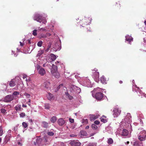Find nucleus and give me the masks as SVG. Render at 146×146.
I'll return each instance as SVG.
<instances>
[{"label":"nucleus","instance_id":"nucleus-27","mask_svg":"<svg viewBox=\"0 0 146 146\" xmlns=\"http://www.w3.org/2000/svg\"><path fill=\"white\" fill-rule=\"evenodd\" d=\"M113 142V140L112 138H109L108 139L107 143L109 144L110 145L112 144Z\"/></svg>","mask_w":146,"mask_h":146},{"label":"nucleus","instance_id":"nucleus-30","mask_svg":"<svg viewBox=\"0 0 146 146\" xmlns=\"http://www.w3.org/2000/svg\"><path fill=\"white\" fill-rule=\"evenodd\" d=\"M19 115L20 117L23 118L26 115L24 112H22L20 113Z\"/></svg>","mask_w":146,"mask_h":146},{"label":"nucleus","instance_id":"nucleus-11","mask_svg":"<svg viewBox=\"0 0 146 146\" xmlns=\"http://www.w3.org/2000/svg\"><path fill=\"white\" fill-rule=\"evenodd\" d=\"M43 142L44 143V145H46L48 143L49 140H50L49 137L47 135L44 136L42 138Z\"/></svg>","mask_w":146,"mask_h":146},{"label":"nucleus","instance_id":"nucleus-36","mask_svg":"<svg viewBox=\"0 0 146 146\" xmlns=\"http://www.w3.org/2000/svg\"><path fill=\"white\" fill-rule=\"evenodd\" d=\"M47 134L49 136H52L54 135V133L52 132L49 131L48 132Z\"/></svg>","mask_w":146,"mask_h":146},{"label":"nucleus","instance_id":"nucleus-12","mask_svg":"<svg viewBox=\"0 0 146 146\" xmlns=\"http://www.w3.org/2000/svg\"><path fill=\"white\" fill-rule=\"evenodd\" d=\"M47 98L48 100L50 101H52L54 99L55 97L52 94L50 93H48L47 96Z\"/></svg>","mask_w":146,"mask_h":146},{"label":"nucleus","instance_id":"nucleus-56","mask_svg":"<svg viewBox=\"0 0 146 146\" xmlns=\"http://www.w3.org/2000/svg\"><path fill=\"white\" fill-rule=\"evenodd\" d=\"M29 122H30L31 123H33V121L32 119H29Z\"/></svg>","mask_w":146,"mask_h":146},{"label":"nucleus","instance_id":"nucleus-20","mask_svg":"<svg viewBox=\"0 0 146 146\" xmlns=\"http://www.w3.org/2000/svg\"><path fill=\"white\" fill-rule=\"evenodd\" d=\"M54 72H56L57 71V67L54 64H53L52 65V68L51 70V72H52V71Z\"/></svg>","mask_w":146,"mask_h":146},{"label":"nucleus","instance_id":"nucleus-22","mask_svg":"<svg viewBox=\"0 0 146 146\" xmlns=\"http://www.w3.org/2000/svg\"><path fill=\"white\" fill-rule=\"evenodd\" d=\"M126 40L129 42V44H131V42L133 40V38L131 37H130L129 36H127L126 37Z\"/></svg>","mask_w":146,"mask_h":146},{"label":"nucleus","instance_id":"nucleus-10","mask_svg":"<svg viewBox=\"0 0 146 146\" xmlns=\"http://www.w3.org/2000/svg\"><path fill=\"white\" fill-rule=\"evenodd\" d=\"M125 122L129 123L131 121V116L130 113H127L124 119Z\"/></svg>","mask_w":146,"mask_h":146},{"label":"nucleus","instance_id":"nucleus-53","mask_svg":"<svg viewBox=\"0 0 146 146\" xmlns=\"http://www.w3.org/2000/svg\"><path fill=\"white\" fill-rule=\"evenodd\" d=\"M27 41L29 44H30L31 43V40H30L28 39L27 40Z\"/></svg>","mask_w":146,"mask_h":146},{"label":"nucleus","instance_id":"nucleus-25","mask_svg":"<svg viewBox=\"0 0 146 146\" xmlns=\"http://www.w3.org/2000/svg\"><path fill=\"white\" fill-rule=\"evenodd\" d=\"M65 95L67 96V97L70 100H72L73 99V96L70 95L68 92L65 93Z\"/></svg>","mask_w":146,"mask_h":146},{"label":"nucleus","instance_id":"nucleus-7","mask_svg":"<svg viewBox=\"0 0 146 146\" xmlns=\"http://www.w3.org/2000/svg\"><path fill=\"white\" fill-rule=\"evenodd\" d=\"M14 99L13 96L11 95L6 96L4 98L3 101L5 102H9L13 100Z\"/></svg>","mask_w":146,"mask_h":146},{"label":"nucleus","instance_id":"nucleus-15","mask_svg":"<svg viewBox=\"0 0 146 146\" xmlns=\"http://www.w3.org/2000/svg\"><path fill=\"white\" fill-rule=\"evenodd\" d=\"M65 122V120L62 118H60L58 121V124L60 126L62 125Z\"/></svg>","mask_w":146,"mask_h":146},{"label":"nucleus","instance_id":"nucleus-9","mask_svg":"<svg viewBox=\"0 0 146 146\" xmlns=\"http://www.w3.org/2000/svg\"><path fill=\"white\" fill-rule=\"evenodd\" d=\"M70 144L72 146H80L81 145V143L78 141H71Z\"/></svg>","mask_w":146,"mask_h":146},{"label":"nucleus","instance_id":"nucleus-5","mask_svg":"<svg viewBox=\"0 0 146 146\" xmlns=\"http://www.w3.org/2000/svg\"><path fill=\"white\" fill-rule=\"evenodd\" d=\"M34 144L35 145H37L39 146H42L44 145V143L43 142L42 138L38 137L36 139V142H34Z\"/></svg>","mask_w":146,"mask_h":146},{"label":"nucleus","instance_id":"nucleus-44","mask_svg":"<svg viewBox=\"0 0 146 146\" xmlns=\"http://www.w3.org/2000/svg\"><path fill=\"white\" fill-rule=\"evenodd\" d=\"M69 120L70 122L71 123H73L74 122V119L71 118H69Z\"/></svg>","mask_w":146,"mask_h":146},{"label":"nucleus","instance_id":"nucleus-60","mask_svg":"<svg viewBox=\"0 0 146 146\" xmlns=\"http://www.w3.org/2000/svg\"><path fill=\"white\" fill-rule=\"evenodd\" d=\"M46 66V64H43V65H42V66L43 67H45Z\"/></svg>","mask_w":146,"mask_h":146},{"label":"nucleus","instance_id":"nucleus-18","mask_svg":"<svg viewBox=\"0 0 146 146\" xmlns=\"http://www.w3.org/2000/svg\"><path fill=\"white\" fill-rule=\"evenodd\" d=\"M51 73L53 76L56 78H58L60 76L59 74L57 71L53 72L52 71Z\"/></svg>","mask_w":146,"mask_h":146},{"label":"nucleus","instance_id":"nucleus-58","mask_svg":"<svg viewBox=\"0 0 146 146\" xmlns=\"http://www.w3.org/2000/svg\"><path fill=\"white\" fill-rule=\"evenodd\" d=\"M17 143H18V144L19 145H21L20 142H17Z\"/></svg>","mask_w":146,"mask_h":146},{"label":"nucleus","instance_id":"nucleus-1","mask_svg":"<svg viewBox=\"0 0 146 146\" xmlns=\"http://www.w3.org/2000/svg\"><path fill=\"white\" fill-rule=\"evenodd\" d=\"M138 139L140 141H143L146 139V131H141L138 135Z\"/></svg>","mask_w":146,"mask_h":146},{"label":"nucleus","instance_id":"nucleus-55","mask_svg":"<svg viewBox=\"0 0 146 146\" xmlns=\"http://www.w3.org/2000/svg\"><path fill=\"white\" fill-rule=\"evenodd\" d=\"M22 107L23 108H25V107H27V106L26 105H25L24 104H23L22 105Z\"/></svg>","mask_w":146,"mask_h":146},{"label":"nucleus","instance_id":"nucleus-14","mask_svg":"<svg viewBox=\"0 0 146 146\" xmlns=\"http://www.w3.org/2000/svg\"><path fill=\"white\" fill-rule=\"evenodd\" d=\"M15 108L17 111H21L23 110V109L21 108L20 105H17L15 107Z\"/></svg>","mask_w":146,"mask_h":146},{"label":"nucleus","instance_id":"nucleus-26","mask_svg":"<svg viewBox=\"0 0 146 146\" xmlns=\"http://www.w3.org/2000/svg\"><path fill=\"white\" fill-rule=\"evenodd\" d=\"M51 35L49 33H47L46 35H45L44 34H42L40 36V38H46L47 37V36H50Z\"/></svg>","mask_w":146,"mask_h":146},{"label":"nucleus","instance_id":"nucleus-52","mask_svg":"<svg viewBox=\"0 0 146 146\" xmlns=\"http://www.w3.org/2000/svg\"><path fill=\"white\" fill-rule=\"evenodd\" d=\"M20 45L22 46H23L24 44V43H22L21 42H20Z\"/></svg>","mask_w":146,"mask_h":146},{"label":"nucleus","instance_id":"nucleus-13","mask_svg":"<svg viewBox=\"0 0 146 146\" xmlns=\"http://www.w3.org/2000/svg\"><path fill=\"white\" fill-rule=\"evenodd\" d=\"M38 73L41 76H43L46 74L45 70L44 68H41L39 70Z\"/></svg>","mask_w":146,"mask_h":146},{"label":"nucleus","instance_id":"nucleus-40","mask_svg":"<svg viewBox=\"0 0 146 146\" xmlns=\"http://www.w3.org/2000/svg\"><path fill=\"white\" fill-rule=\"evenodd\" d=\"M100 120L101 122H103L104 123H106L107 122V120L106 119H105L102 118H101Z\"/></svg>","mask_w":146,"mask_h":146},{"label":"nucleus","instance_id":"nucleus-3","mask_svg":"<svg viewBox=\"0 0 146 146\" xmlns=\"http://www.w3.org/2000/svg\"><path fill=\"white\" fill-rule=\"evenodd\" d=\"M91 18L88 17H86L84 19H82L81 21L82 25H81L80 28H81L82 27H84L86 25L89 24L91 22Z\"/></svg>","mask_w":146,"mask_h":146},{"label":"nucleus","instance_id":"nucleus-21","mask_svg":"<svg viewBox=\"0 0 146 146\" xmlns=\"http://www.w3.org/2000/svg\"><path fill=\"white\" fill-rule=\"evenodd\" d=\"M128 134V131L126 129H123L122 131V135L126 136Z\"/></svg>","mask_w":146,"mask_h":146},{"label":"nucleus","instance_id":"nucleus-28","mask_svg":"<svg viewBox=\"0 0 146 146\" xmlns=\"http://www.w3.org/2000/svg\"><path fill=\"white\" fill-rule=\"evenodd\" d=\"M56 117L55 116H53L50 119V121L53 123H54L56 121Z\"/></svg>","mask_w":146,"mask_h":146},{"label":"nucleus","instance_id":"nucleus-49","mask_svg":"<svg viewBox=\"0 0 146 146\" xmlns=\"http://www.w3.org/2000/svg\"><path fill=\"white\" fill-rule=\"evenodd\" d=\"M116 4H117V5H119V6H118V5L117 6V7H118L119 8H120V3L119 2H118L117 3H116Z\"/></svg>","mask_w":146,"mask_h":146},{"label":"nucleus","instance_id":"nucleus-33","mask_svg":"<svg viewBox=\"0 0 146 146\" xmlns=\"http://www.w3.org/2000/svg\"><path fill=\"white\" fill-rule=\"evenodd\" d=\"M44 53V51L43 50L39 51L38 52V53L37 54V56H40L41 54H42Z\"/></svg>","mask_w":146,"mask_h":146},{"label":"nucleus","instance_id":"nucleus-23","mask_svg":"<svg viewBox=\"0 0 146 146\" xmlns=\"http://www.w3.org/2000/svg\"><path fill=\"white\" fill-rule=\"evenodd\" d=\"M98 116L93 115L91 116L90 117V120L91 121H93L98 118Z\"/></svg>","mask_w":146,"mask_h":146},{"label":"nucleus","instance_id":"nucleus-63","mask_svg":"<svg viewBox=\"0 0 146 146\" xmlns=\"http://www.w3.org/2000/svg\"><path fill=\"white\" fill-rule=\"evenodd\" d=\"M31 102V100L30 99H29V100L28 102L29 103H30Z\"/></svg>","mask_w":146,"mask_h":146},{"label":"nucleus","instance_id":"nucleus-17","mask_svg":"<svg viewBox=\"0 0 146 146\" xmlns=\"http://www.w3.org/2000/svg\"><path fill=\"white\" fill-rule=\"evenodd\" d=\"M100 81L103 84H106L107 83V81L106 78L104 76H102L100 78Z\"/></svg>","mask_w":146,"mask_h":146},{"label":"nucleus","instance_id":"nucleus-24","mask_svg":"<svg viewBox=\"0 0 146 146\" xmlns=\"http://www.w3.org/2000/svg\"><path fill=\"white\" fill-rule=\"evenodd\" d=\"M9 86L11 87H13L15 85V83L14 81L13 80H12L10 82L9 84Z\"/></svg>","mask_w":146,"mask_h":146},{"label":"nucleus","instance_id":"nucleus-6","mask_svg":"<svg viewBox=\"0 0 146 146\" xmlns=\"http://www.w3.org/2000/svg\"><path fill=\"white\" fill-rule=\"evenodd\" d=\"M93 96L98 100H102L104 94L101 92L96 93L94 95H93Z\"/></svg>","mask_w":146,"mask_h":146},{"label":"nucleus","instance_id":"nucleus-54","mask_svg":"<svg viewBox=\"0 0 146 146\" xmlns=\"http://www.w3.org/2000/svg\"><path fill=\"white\" fill-rule=\"evenodd\" d=\"M8 141V140H5V141H4V144H6L7 143Z\"/></svg>","mask_w":146,"mask_h":146},{"label":"nucleus","instance_id":"nucleus-50","mask_svg":"<svg viewBox=\"0 0 146 146\" xmlns=\"http://www.w3.org/2000/svg\"><path fill=\"white\" fill-rule=\"evenodd\" d=\"M26 96L28 98H29L30 97V95L29 94H26Z\"/></svg>","mask_w":146,"mask_h":146},{"label":"nucleus","instance_id":"nucleus-32","mask_svg":"<svg viewBox=\"0 0 146 146\" xmlns=\"http://www.w3.org/2000/svg\"><path fill=\"white\" fill-rule=\"evenodd\" d=\"M45 108L46 109H49L50 108V105L49 104H45L44 105Z\"/></svg>","mask_w":146,"mask_h":146},{"label":"nucleus","instance_id":"nucleus-41","mask_svg":"<svg viewBox=\"0 0 146 146\" xmlns=\"http://www.w3.org/2000/svg\"><path fill=\"white\" fill-rule=\"evenodd\" d=\"M6 110L4 109H2L1 110V112L2 113H5L6 112Z\"/></svg>","mask_w":146,"mask_h":146},{"label":"nucleus","instance_id":"nucleus-8","mask_svg":"<svg viewBox=\"0 0 146 146\" xmlns=\"http://www.w3.org/2000/svg\"><path fill=\"white\" fill-rule=\"evenodd\" d=\"M121 112V111L120 110H119L118 108H115L113 110V115L114 117H117L120 114Z\"/></svg>","mask_w":146,"mask_h":146},{"label":"nucleus","instance_id":"nucleus-57","mask_svg":"<svg viewBox=\"0 0 146 146\" xmlns=\"http://www.w3.org/2000/svg\"><path fill=\"white\" fill-rule=\"evenodd\" d=\"M89 128V127L88 125L85 128L86 129H88Z\"/></svg>","mask_w":146,"mask_h":146},{"label":"nucleus","instance_id":"nucleus-4","mask_svg":"<svg viewBox=\"0 0 146 146\" xmlns=\"http://www.w3.org/2000/svg\"><path fill=\"white\" fill-rule=\"evenodd\" d=\"M94 70L96 71L93 73V77L94 78L95 80L97 82H98L99 81V72H97V70L96 68H95V70Z\"/></svg>","mask_w":146,"mask_h":146},{"label":"nucleus","instance_id":"nucleus-31","mask_svg":"<svg viewBox=\"0 0 146 146\" xmlns=\"http://www.w3.org/2000/svg\"><path fill=\"white\" fill-rule=\"evenodd\" d=\"M92 128L95 130L97 129L98 128V127L95 124H93L92 125Z\"/></svg>","mask_w":146,"mask_h":146},{"label":"nucleus","instance_id":"nucleus-64","mask_svg":"<svg viewBox=\"0 0 146 146\" xmlns=\"http://www.w3.org/2000/svg\"><path fill=\"white\" fill-rule=\"evenodd\" d=\"M144 23H145V25H146V21H145V22H144Z\"/></svg>","mask_w":146,"mask_h":146},{"label":"nucleus","instance_id":"nucleus-51","mask_svg":"<svg viewBox=\"0 0 146 146\" xmlns=\"http://www.w3.org/2000/svg\"><path fill=\"white\" fill-rule=\"evenodd\" d=\"M70 136L71 137H74L76 136V135L74 134H71L70 135Z\"/></svg>","mask_w":146,"mask_h":146},{"label":"nucleus","instance_id":"nucleus-46","mask_svg":"<svg viewBox=\"0 0 146 146\" xmlns=\"http://www.w3.org/2000/svg\"><path fill=\"white\" fill-rule=\"evenodd\" d=\"M95 124L98 125L100 124V122L98 120L95 121L94 122Z\"/></svg>","mask_w":146,"mask_h":146},{"label":"nucleus","instance_id":"nucleus-42","mask_svg":"<svg viewBox=\"0 0 146 146\" xmlns=\"http://www.w3.org/2000/svg\"><path fill=\"white\" fill-rule=\"evenodd\" d=\"M87 146H96V145L95 143H90L88 144Z\"/></svg>","mask_w":146,"mask_h":146},{"label":"nucleus","instance_id":"nucleus-34","mask_svg":"<svg viewBox=\"0 0 146 146\" xmlns=\"http://www.w3.org/2000/svg\"><path fill=\"white\" fill-rule=\"evenodd\" d=\"M19 94V92L17 91H15L13 93V95L16 96Z\"/></svg>","mask_w":146,"mask_h":146},{"label":"nucleus","instance_id":"nucleus-38","mask_svg":"<svg viewBox=\"0 0 146 146\" xmlns=\"http://www.w3.org/2000/svg\"><path fill=\"white\" fill-rule=\"evenodd\" d=\"M3 131L2 127L0 126V136H1L3 134Z\"/></svg>","mask_w":146,"mask_h":146},{"label":"nucleus","instance_id":"nucleus-37","mask_svg":"<svg viewBox=\"0 0 146 146\" xmlns=\"http://www.w3.org/2000/svg\"><path fill=\"white\" fill-rule=\"evenodd\" d=\"M43 42L42 41H40L37 43V45L39 47H41L42 46Z\"/></svg>","mask_w":146,"mask_h":146},{"label":"nucleus","instance_id":"nucleus-43","mask_svg":"<svg viewBox=\"0 0 146 146\" xmlns=\"http://www.w3.org/2000/svg\"><path fill=\"white\" fill-rule=\"evenodd\" d=\"M37 31L36 30H35L33 31V34L34 36H36L37 35L36 33Z\"/></svg>","mask_w":146,"mask_h":146},{"label":"nucleus","instance_id":"nucleus-62","mask_svg":"<svg viewBox=\"0 0 146 146\" xmlns=\"http://www.w3.org/2000/svg\"><path fill=\"white\" fill-rule=\"evenodd\" d=\"M61 146H65L64 145L63 143H62L61 145Z\"/></svg>","mask_w":146,"mask_h":146},{"label":"nucleus","instance_id":"nucleus-45","mask_svg":"<svg viewBox=\"0 0 146 146\" xmlns=\"http://www.w3.org/2000/svg\"><path fill=\"white\" fill-rule=\"evenodd\" d=\"M92 32V31L90 29V27H88L87 28V31L86 32L87 33H88V32Z\"/></svg>","mask_w":146,"mask_h":146},{"label":"nucleus","instance_id":"nucleus-59","mask_svg":"<svg viewBox=\"0 0 146 146\" xmlns=\"http://www.w3.org/2000/svg\"><path fill=\"white\" fill-rule=\"evenodd\" d=\"M119 83L120 84H121L123 83V82H122V81L120 80L119 81Z\"/></svg>","mask_w":146,"mask_h":146},{"label":"nucleus","instance_id":"nucleus-61","mask_svg":"<svg viewBox=\"0 0 146 146\" xmlns=\"http://www.w3.org/2000/svg\"><path fill=\"white\" fill-rule=\"evenodd\" d=\"M85 122H88V120L87 119H86L85 120Z\"/></svg>","mask_w":146,"mask_h":146},{"label":"nucleus","instance_id":"nucleus-16","mask_svg":"<svg viewBox=\"0 0 146 146\" xmlns=\"http://www.w3.org/2000/svg\"><path fill=\"white\" fill-rule=\"evenodd\" d=\"M142 145V143L138 141L134 142L133 144V146H141Z\"/></svg>","mask_w":146,"mask_h":146},{"label":"nucleus","instance_id":"nucleus-48","mask_svg":"<svg viewBox=\"0 0 146 146\" xmlns=\"http://www.w3.org/2000/svg\"><path fill=\"white\" fill-rule=\"evenodd\" d=\"M62 86H63V85L62 84H61L59 85V86L57 87V88L58 89H59L60 87H62Z\"/></svg>","mask_w":146,"mask_h":146},{"label":"nucleus","instance_id":"nucleus-35","mask_svg":"<svg viewBox=\"0 0 146 146\" xmlns=\"http://www.w3.org/2000/svg\"><path fill=\"white\" fill-rule=\"evenodd\" d=\"M22 125L24 128H26L28 126L27 124L25 122H23Z\"/></svg>","mask_w":146,"mask_h":146},{"label":"nucleus","instance_id":"nucleus-29","mask_svg":"<svg viewBox=\"0 0 146 146\" xmlns=\"http://www.w3.org/2000/svg\"><path fill=\"white\" fill-rule=\"evenodd\" d=\"M43 126L44 128H47L48 126V123L45 121L42 122Z\"/></svg>","mask_w":146,"mask_h":146},{"label":"nucleus","instance_id":"nucleus-39","mask_svg":"<svg viewBox=\"0 0 146 146\" xmlns=\"http://www.w3.org/2000/svg\"><path fill=\"white\" fill-rule=\"evenodd\" d=\"M51 56L52 60H54L56 58V56L54 54H52L51 55Z\"/></svg>","mask_w":146,"mask_h":146},{"label":"nucleus","instance_id":"nucleus-47","mask_svg":"<svg viewBox=\"0 0 146 146\" xmlns=\"http://www.w3.org/2000/svg\"><path fill=\"white\" fill-rule=\"evenodd\" d=\"M49 45L48 46V48H47V50H48L50 47V46H51V43L50 42L49 43Z\"/></svg>","mask_w":146,"mask_h":146},{"label":"nucleus","instance_id":"nucleus-2","mask_svg":"<svg viewBox=\"0 0 146 146\" xmlns=\"http://www.w3.org/2000/svg\"><path fill=\"white\" fill-rule=\"evenodd\" d=\"M33 19L34 20L40 23L42 22L43 23H45L46 22V21L43 20L42 17L39 14H36L35 15Z\"/></svg>","mask_w":146,"mask_h":146},{"label":"nucleus","instance_id":"nucleus-19","mask_svg":"<svg viewBox=\"0 0 146 146\" xmlns=\"http://www.w3.org/2000/svg\"><path fill=\"white\" fill-rule=\"evenodd\" d=\"M43 86L46 89H49L50 88V83L48 82H45L44 83Z\"/></svg>","mask_w":146,"mask_h":146}]
</instances>
